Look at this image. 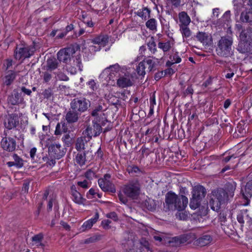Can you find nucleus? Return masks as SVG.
<instances>
[{
    "label": "nucleus",
    "instance_id": "30",
    "mask_svg": "<svg viewBox=\"0 0 252 252\" xmlns=\"http://www.w3.org/2000/svg\"><path fill=\"white\" fill-rule=\"evenodd\" d=\"M179 18L180 23V26H188L190 22V19L187 13L185 11H182L179 14Z\"/></svg>",
    "mask_w": 252,
    "mask_h": 252
},
{
    "label": "nucleus",
    "instance_id": "13",
    "mask_svg": "<svg viewBox=\"0 0 252 252\" xmlns=\"http://www.w3.org/2000/svg\"><path fill=\"white\" fill-rule=\"evenodd\" d=\"M190 237L187 234H183L173 237L169 241V243L173 247H179L181 245L188 242Z\"/></svg>",
    "mask_w": 252,
    "mask_h": 252
},
{
    "label": "nucleus",
    "instance_id": "50",
    "mask_svg": "<svg viewBox=\"0 0 252 252\" xmlns=\"http://www.w3.org/2000/svg\"><path fill=\"white\" fill-rule=\"evenodd\" d=\"M170 59L174 63H178L181 62V58L179 57L178 53H176L172 56H170Z\"/></svg>",
    "mask_w": 252,
    "mask_h": 252
},
{
    "label": "nucleus",
    "instance_id": "42",
    "mask_svg": "<svg viewBox=\"0 0 252 252\" xmlns=\"http://www.w3.org/2000/svg\"><path fill=\"white\" fill-rule=\"evenodd\" d=\"M150 10L147 7H145L142 10H139L137 12V15L142 19L146 20L147 18L150 17Z\"/></svg>",
    "mask_w": 252,
    "mask_h": 252
},
{
    "label": "nucleus",
    "instance_id": "61",
    "mask_svg": "<svg viewBox=\"0 0 252 252\" xmlns=\"http://www.w3.org/2000/svg\"><path fill=\"white\" fill-rule=\"evenodd\" d=\"M111 221L109 220H104L102 221L101 224L103 227L105 229H108L110 228V224Z\"/></svg>",
    "mask_w": 252,
    "mask_h": 252
},
{
    "label": "nucleus",
    "instance_id": "21",
    "mask_svg": "<svg viewBox=\"0 0 252 252\" xmlns=\"http://www.w3.org/2000/svg\"><path fill=\"white\" fill-rule=\"evenodd\" d=\"M196 38L198 41L205 45H209L211 44L212 39L211 35L204 32H198L196 35Z\"/></svg>",
    "mask_w": 252,
    "mask_h": 252
},
{
    "label": "nucleus",
    "instance_id": "53",
    "mask_svg": "<svg viewBox=\"0 0 252 252\" xmlns=\"http://www.w3.org/2000/svg\"><path fill=\"white\" fill-rule=\"evenodd\" d=\"M12 60L9 59L5 60L4 63H3V66L6 71H8V69L11 67L12 66Z\"/></svg>",
    "mask_w": 252,
    "mask_h": 252
},
{
    "label": "nucleus",
    "instance_id": "16",
    "mask_svg": "<svg viewBox=\"0 0 252 252\" xmlns=\"http://www.w3.org/2000/svg\"><path fill=\"white\" fill-rule=\"evenodd\" d=\"M213 238L210 235L204 234L195 240L194 245L199 247H204L210 244Z\"/></svg>",
    "mask_w": 252,
    "mask_h": 252
},
{
    "label": "nucleus",
    "instance_id": "46",
    "mask_svg": "<svg viewBox=\"0 0 252 252\" xmlns=\"http://www.w3.org/2000/svg\"><path fill=\"white\" fill-rule=\"evenodd\" d=\"M13 158L14 160V163L17 168H21L23 166V160L20 158L17 154H13Z\"/></svg>",
    "mask_w": 252,
    "mask_h": 252
},
{
    "label": "nucleus",
    "instance_id": "41",
    "mask_svg": "<svg viewBox=\"0 0 252 252\" xmlns=\"http://www.w3.org/2000/svg\"><path fill=\"white\" fill-rule=\"evenodd\" d=\"M157 22L156 19L152 18L146 23V26L151 31H157Z\"/></svg>",
    "mask_w": 252,
    "mask_h": 252
},
{
    "label": "nucleus",
    "instance_id": "31",
    "mask_svg": "<svg viewBox=\"0 0 252 252\" xmlns=\"http://www.w3.org/2000/svg\"><path fill=\"white\" fill-rule=\"evenodd\" d=\"M88 153L87 151H84L82 152H79L75 157L76 162L80 166H82L85 164L86 159V154Z\"/></svg>",
    "mask_w": 252,
    "mask_h": 252
},
{
    "label": "nucleus",
    "instance_id": "6",
    "mask_svg": "<svg viewBox=\"0 0 252 252\" xmlns=\"http://www.w3.org/2000/svg\"><path fill=\"white\" fill-rule=\"evenodd\" d=\"M71 109L80 114L87 111L90 106V101L84 97L75 98L70 102Z\"/></svg>",
    "mask_w": 252,
    "mask_h": 252
},
{
    "label": "nucleus",
    "instance_id": "25",
    "mask_svg": "<svg viewBox=\"0 0 252 252\" xmlns=\"http://www.w3.org/2000/svg\"><path fill=\"white\" fill-rule=\"evenodd\" d=\"M206 193V189L204 187L201 185L195 186L192 192V196L193 197L199 198L203 199Z\"/></svg>",
    "mask_w": 252,
    "mask_h": 252
},
{
    "label": "nucleus",
    "instance_id": "56",
    "mask_svg": "<svg viewBox=\"0 0 252 252\" xmlns=\"http://www.w3.org/2000/svg\"><path fill=\"white\" fill-rule=\"evenodd\" d=\"M239 155L237 154H233L231 155H228L224 157L222 161L224 162H228L232 158H235L237 157H238Z\"/></svg>",
    "mask_w": 252,
    "mask_h": 252
},
{
    "label": "nucleus",
    "instance_id": "62",
    "mask_svg": "<svg viewBox=\"0 0 252 252\" xmlns=\"http://www.w3.org/2000/svg\"><path fill=\"white\" fill-rule=\"evenodd\" d=\"M106 217L108 218L113 219L115 221H117L118 220V216L117 214L114 212H112L109 214H107L106 215Z\"/></svg>",
    "mask_w": 252,
    "mask_h": 252
},
{
    "label": "nucleus",
    "instance_id": "47",
    "mask_svg": "<svg viewBox=\"0 0 252 252\" xmlns=\"http://www.w3.org/2000/svg\"><path fill=\"white\" fill-rule=\"evenodd\" d=\"M93 224L94 223L90 220L86 221L81 226L82 230L84 231L86 229H90Z\"/></svg>",
    "mask_w": 252,
    "mask_h": 252
},
{
    "label": "nucleus",
    "instance_id": "51",
    "mask_svg": "<svg viewBox=\"0 0 252 252\" xmlns=\"http://www.w3.org/2000/svg\"><path fill=\"white\" fill-rule=\"evenodd\" d=\"M62 140L67 145H69L72 142V138L68 134H65L62 137Z\"/></svg>",
    "mask_w": 252,
    "mask_h": 252
},
{
    "label": "nucleus",
    "instance_id": "55",
    "mask_svg": "<svg viewBox=\"0 0 252 252\" xmlns=\"http://www.w3.org/2000/svg\"><path fill=\"white\" fill-rule=\"evenodd\" d=\"M172 6L174 8H178L181 5V0H167Z\"/></svg>",
    "mask_w": 252,
    "mask_h": 252
},
{
    "label": "nucleus",
    "instance_id": "8",
    "mask_svg": "<svg viewBox=\"0 0 252 252\" xmlns=\"http://www.w3.org/2000/svg\"><path fill=\"white\" fill-rule=\"evenodd\" d=\"M49 154L55 158L60 159L65 154V151L59 143L52 144L48 147Z\"/></svg>",
    "mask_w": 252,
    "mask_h": 252
},
{
    "label": "nucleus",
    "instance_id": "34",
    "mask_svg": "<svg viewBox=\"0 0 252 252\" xmlns=\"http://www.w3.org/2000/svg\"><path fill=\"white\" fill-rule=\"evenodd\" d=\"M120 68L119 64L118 63H115V64L110 65L109 67H106L103 71V73L110 71V75L112 76V74H114V72H118L120 70Z\"/></svg>",
    "mask_w": 252,
    "mask_h": 252
},
{
    "label": "nucleus",
    "instance_id": "49",
    "mask_svg": "<svg viewBox=\"0 0 252 252\" xmlns=\"http://www.w3.org/2000/svg\"><path fill=\"white\" fill-rule=\"evenodd\" d=\"M42 76L45 83L49 82L52 77L51 74L47 71L43 72Z\"/></svg>",
    "mask_w": 252,
    "mask_h": 252
},
{
    "label": "nucleus",
    "instance_id": "52",
    "mask_svg": "<svg viewBox=\"0 0 252 252\" xmlns=\"http://www.w3.org/2000/svg\"><path fill=\"white\" fill-rule=\"evenodd\" d=\"M207 205L202 206L199 208L198 215L200 216H204L207 215Z\"/></svg>",
    "mask_w": 252,
    "mask_h": 252
},
{
    "label": "nucleus",
    "instance_id": "24",
    "mask_svg": "<svg viewBox=\"0 0 252 252\" xmlns=\"http://www.w3.org/2000/svg\"><path fill=\"white\" fill-rule=\"evenodd\" d=\"M109 37L108 35L100 34L96 36L94 38L91 39L92 43L105 46L108 43Z\"/></svg>",
    "mask_w": 252,
    "mask_h": 252
},
{
    "label": "nucleus",
    "instance_id": "36",
    "mask_svg": "<svg viewBox=\"0 0 252 252\" xmlns=\"http://www.w3.org/2000/svg\"><path fill=\"white\" fill-rule=\"evenodd\" d=\"M150 111L148 117L152 116L154 113V106L156 105V96L155 92L151 95L150 99Z\"/></svg>",
    "mask_w": 252,
    "mask_h": 252
},
{
    "label": "nucleus",
    "instance_id": "48",
    "mask_svg": "<svg viewBox=\"0 0 252 252\" xmlns=\"http://www.w3.org/2000/svg\"><path fill=\"white\" fill-rule=\"evenodd\" d=\"M94 127L93 128L94 132V137L97 136L101 132L102 128L101 126L99 124L95 123L94 125Z\"/></svg>",
    "mask_w": 252,
    "mask_h": 252
},
{
    "label": "nucleus",
    "instance_id": "39",
    "mask_svg": "<svg viewBox=\"0 0 252 252\" xmlns=\"http://www.w3.org/2000/svg\"><path fill=\"white\" fill-rule=\"evenodd\" d=\"M158 47L161 49L164 52L169 51L171 48V42L168 41L166 42H159Z\"/></svg>",
    "mask_w": 252,
    "mask_h": 252
},
{
    "label": "nucleus",
    "instance_id": "59",
    "mask_svg": "<svg viewBox=\"0 0 252 252\" xmlns=\"http://www.w3.org/2000/svg\"><path fill=\"white\" fill-rule=\"evenodd\" d=\"M87 84H88V86H89L90 88L92 91H94V90H96L97 87H96V83L94 80H93V79L91 80L90 81H89L87 83Z\"/></svg>",
    "mask_w": 252,
    "mask_h": 252
},
{
    "label": "nucleus",
    "instance_id": "43",
    "mask_svg": "<svg viewBox=\"0 0 252 252\" xmlns=\"http://www.w3.org/2000/svg\"><path fill=\"white\" fill-rule=\"evenodd\" d=\"M180 30L183 37L188 38L190 36L191 32L188 26H180Z\"/></svg>",
    "mask_w": 252,
    "mask_h": 252
},
{
    "label": "nucleus",
    "instance_id": "18",
    "mask_svg": "<svg viewBox=\"0 0 252 252\" xmlns=\"http://www.w3.org/2000/svg\"><path fill=\"white\" fill-rule=\"evenodd\" d=\"M240 20L242 23H249L252 26V10L247 8L241 13Z\"/></svg>",
    "mask_w": 252,
    "mask_h": 252
},
{
    "label": "nucleus",
    "instance_id": "14",
    "mask_svg": "<svg viewBox=\"0 0 252 252\" xmlns=\"http://www.w3.org/2000/svg\"><path fill=\"white\" fill-rule=\"evenodd\" d=\"M142 62L144 63L145 66L146 64L148 65V69L149 71L155 70L159 63L158 59L153 56L146 57Z\"/></svg>",
    "mask_w": 252,
    "mask_h": 252
},
{
    "label": "nucleus",
    "instance_id": "10",
    "mask_svg": "<svg viewBox=\"0 0 252 252\" xmlns=\"http://www.w3.org/2000/svg\"><path fill=\"white\" fill-rule=\"evenodd\" d=\"M0 144L2 148L8 152H12L16 149V141L11 137L3 138L1 141Z\"/></svg>",
    "mask_w": 252,
    "mask_h": 252
},
{
    "label": "nucleus",
    "instance_id": "19",
    "mask_svg": "<svg viewBox=\"0 0 252 252\" xmlns=\"http://www.w3.org/2000/svg\"><path fill=\"white\" fill-rule=\"evenodd\" d=\"M16 75L17 73L14 70L7 71L2 79L3 84L7 86L11 85L15 79Z\"/></svg>",
    "mask_w": 252,
    "mask_h": 252
},
{
    "label": "nucleus",
    "instance_id": "9",
    "mask_svg": "<svg viewBox=\"0 0 252 252\" xmlns=\"http://www.w3.org/2000/svg\"><path fill=\"white\" fill-rule=\"evenodd\" d=\"M19 124V117L16 114L8 115L5 119L4 125L8 129L16 127Z\"/></svg>",
    "mask_w": 252,
    "mask_h": 252
},
{
    "label": "nucleus",
    "instance_id": "11",
    "mask_svg": "<svg viewBox=\"0 0 252 252\" xmlns=\"http://www.w3.org/2000/svg\"><path fill=\"white\" fill-rule=\"evenodd\" d=\"M249 181L247 183L245 188L241 189V193L244 198L248 200L252 196V173L248 175Z\"/></svg>",
    "mask_w": 252,
    "mask_h": 252
},
{
    "label": "nucleus",
    "instance_id": "17",
    "mask_svg": "<svg viewBox=\"0 0 252 252\" xmlns=\"http://www.w3.org/2000/svg\"><path fill=\"white\" fill-rule=\"evenodd\" d=\"M237 50L241 53L245 54L252 51V41H242L238 44Z\"/></svg>",
    "mask_w": 252,
    "mask_h": 252
},
{
    "label": "nucleus",
    "instance_id": "26",
    "mask_svg": "<svg viewBox=\"0 0 252 252\" xmlns=\"http://www.w3.org/2000/svg\"><path fill=\"white\" fill-rule=\"evenodd\" d=\"M251 26H249L241 31L240 37L242 41H252V27Z\"/></svg>",
    "mask_w": 252,
    "mask_h": 252
},
{
    "label": "nucleus",
    "instance_id": "35",
    "mask_svg": "<svg viewBox=\"0 0 252 252\" xmlns=\"http://www.w3.org/2000/svg\"><path fill=\"white\" fill-rule=\"evenodd\" d=\"M236 184L234 182L227 183L226 184V192L228 193V197H232L234 195V192L235 190Z\"/></svg>",
    "mask_w": 252,
    "mask_h": 252
},
{
    "label": "nucleus",
    "instance_id": "7",
    "mask_svg": "<svg viewBox=\"0 0 252 252\" xmlns=\"http://www.w3.org/2000/svg\"><path fill=\"white\" fill-rule=\"evenodd\" d=\"M75 53V48L72 46L61 49L57 54V58L60 62L67 63Z\"/></svg>",
    "mask_w": 252,
    "mask_h": 252
},
{
    "label": "nucleus",
    "instance_id": "27",
    "mask_svg": "<svg viewBox=\"0 0 252 252\" xmlns=\"http://www.w3.org/2000/svg\"><path fill=\"white\" fill-rule=\"evenodd\" d=\"M126 171L132 176L138 177L143 174V171L137 166L131 164L126 167Z\"/></svg>",
    "mask_w": 252,
    "mask_h": 252
},
{
    "label": "nucleus",
    "instance_id": "20",
    "mask_svg": "<svg viewBox=\"0 0 252 252\" xmlns=\"http://www.w3.org/2000/svg\"><path fill=\"white\" fill-rule=\"evenodd\" d=\"M7 101L9 104L15 105L21 103L23 101V98L21 96V94L14 90L13 93L8 96Z\"/></svg>",
    "mask_w": 252,
    "mask_h": 252
},
{
    "label": "nucleus",
    "instance_id": "64",
    "mask_svg": "<svg viewBox=\"0 0 252 252\" xmlns=\"http://www.w3.org/2000/svg\"><path fill=\"white\" fill-rule=\"evenodd\" d=\"M30 182L29 181H25L23 185L22 191L27 193L29 189Z\"/></svg>",
    "mask_w": 252,
    "mask_h": 252
},
{
    "label": "nucleus",
    "instance_id": "63",
    "mask_svg": "<svg viewBox=\"0 0 252 252\" xmlns=\"http://www.w3.org/2000/svg\"><path fill=\"white\" fill-rule=\"evenodd\" d=\"M77 185L84 189H87L89 188L88 182L87 180H85L83 181L78 182Z\"/></svg>",
    "mask_w": 252,
    "mask_h": 252
},
{
    "label": "nucleus",
    "instance_id": "54",
    "mask_svg": "<svg viewBox=\"0 0 252 252\" xmlns=\"http://www.w3.org/2000/svg\"><path fill=\"white\" fill-rule=\"evenodd\" d=\"M103 107L101 105H99L96 106L92 112L91 115L95 117L98 116L99 112H102Z\"/></svg>",
    "mask_w": 252,
    "mask_h": 252
},
{
    "label": "nucleus",
    "instance_id": "3",
    "mask_svg": "<svg viewBox=\"0 0 252 252\" xmlns=\"http://www.w3.org/2000/svg\"><path fill=\"white\" fill-rule=\"evenodd\" d=\"M233 38L232 37L225 35L221 37L219 40L216 47L218 55L223 57H228L232 55V45Z\"/></svg>",
    "mask_w": 252,
    "mask_h": 252
},
{
    "label": "nucleus",
    "instance_id": "32",
    "mask_svg": "<svg viewBox=\"0 0 252 252\" xmlns=\"http://www.w3.org/2000/svg\"><path fill=\"white\" fill-rule=\"evenodd\" d=\"M46 62L47 70H54L58 67L59 65L58 61L54 58L48 59Z\"/></svg>",
    "mask_w": 252,
    "mask_h": 252
},
{
    "label": "nucleus",
    "instance_id": "60",
    "mask_svg": "<svg viewBox=\"0 0 252 252\" xmlns=\"http://www.w3.org/2000/svg\"><path fill=\"white\" fill-rule=\"evenodd\" d=\"M58 78L60 80L67 81L69 80V78L64 73L60 72L58 75Z\"/></svg>",
    "mask_w": 252,
    "mask_h": 252
},
{
    "label": "nucleus",
    "instance_id": "37",
    "mask_svg": "<svg viewBox=\"0 0 252 252\" xmlns=\"http://www.w3.org/2000/svg\"><path fill=\"white\" fill-rule=\"evenodd\" d=\"M202 199L199 198L193 197L192 196V198L190 199L189 206L192 209H196L200 207V202Z\"/></svg>",
    "mask_w": 252,
    "mask_h": 252
},
{
    "label": "nucleus",
    "instance_id": "57",
    "mask_svg": "<svg viewBox=\"0 0 252 252\" xmlns=\"http://www.w3.org/2000/svg\"><path fill=\"white\" fill-rule=\"evenodd\" d=\"M74 65H76L80 71L82 70L83 66L80 57L76 58V60L74 61Z\"/></svg>",
    "mask_w": 252,
    "mask_h": 252
},
{
    "label": "nucleus",
    "instance_id": "58",
    "mask_svg": "<svg viewBox=\"0 0 252 252\" xmlns=\"http://www.w3.org/2000/svg\"><path fill=\"white\" fill-rule=\"evenodd\" d=\"M42 94L45 98H49L52 95V92L51 89L50 88L45 89L43 91Z\"/></svg>",
    "mask_w": 252,
    "mask_h": 252
},
{
    "label": "nucleus",
    "instance_id": "22",
    "mask_svg": "<svg viewBox=\"0 0 252 252\" xmlns=\"http://www.w3.org/2000/svg\"><path fill=\"white\" fill-rule=\"evenodd\" d=\"M71 193L74 202L78 204H84L85 199L83 198L81 193L76 189L74 186L71 187Z\"/></svg>",
    "mask_w": 252,
    "mask_h": 252
},
{
    "label": "nucleus",
    "instance_id": "4",
    "mask_svg": "<svg viewBox=\"0 0 252 252\" xmlns=\"http://www.w3.org/2000/svg\"><path fill=\"white\" fill-rule=\"evenodd\" d=\"M229 199L228 193L223 189H219L213 192L212 197L210 201V205L212 210L218 211L222 204H224Z\"/></svg>",
    "mask_w": 252,
    "mask_h": 252
},
{
    "label": "nucleus",
    "instance_id": "2",
    "mask_svg": "<svg viewBox=\"0 0 252 252\" xmlns=\"http://www.w3.org/2000/svg\"><path fill=\"white\" fill-rule=\"evenodd\" d=\"M141 186L139 181L137 179H133L128 181L122 187V191L124 194L120 192L118 197L120 201L126 204L128 202L127 197L132 199H136L141 192Z\"/></svg>",
    "mask_w": 252,
    "mask_h": 252
},
{
    "label": "nucleus",
    "instance_id": "45",
    "mask_svg": "<svg viewBox=\"0 0 252 252\" xmlns=\"http://www.w3.org/2000/svg\"><path fill=\"white\" fill-rule=\"evenodd\" d=\"M136 70L139 76H144L145 75V66L142 62L139 63L138 65L136 66Z\"/></svg>",
    "mask_w": 252,
    "mask_h": 252
},
{
    "label": "nucleus",
    "instance_id": "23",
    "mask_svg": "<svg viewBox=\"0 0 252 252\" xmlns=\"http://www.w3.org/2000/svg\"><path fill=\"white\" fill-rule=\"evenodd\" d=\"M81 114L71 108L65 115V120L69 124L76 123L78 121Z\"/></svg>",
    "mask_w": 252,
    "mask_h": 252
},
{
    "label": "nucleus",
    "instance_id": "12",
    "mask_svg": "<svg viewBox=\"0 0 252 252\" xmlns=\"http://www.w3.org/2000/svg\"><path fill=\"white\" fill-rule=\"evenodd\" d=\"M98 184L101 189L105 192L115 193L116 188L115 185L110 181H105L104 179H99Z\"/></svg>",
    "mask_w": 252,
    "mask_h": 252
},
{
    "label": "nucleus",
    "instance_id": "28",
    "mask_svg": "<svg viewBox=\"0 0 252 252\" xmlns=\"http://www.w3.org/2000/svg\"><path fill=\"white\" fill-rule=\"evenodd\" d=\"M86 138L85 136H81L78 137L76 142L75 148L78 152H81L82 151H85L86 149V146L87 145V143L90 140Z\"/></svg>",
    "mask_w": 252,
    "mask_h": 252
},
{
    "label": "nucleus",
    "instance_id": "1",
    "mask_svg": "<svg viewBox=\"0 0 252 252\" xmlns=\"http://www.w3.org/2000/svg\"><path fill=\"white\" fill-rule=\"evenodd\" d=\"M188 204V198L184 195L178 196L172 191L167 192L165 196V203L163 210L165 212L169 211L184 210Z\"/></svg>",
    "mask_w": 252,
    "mask_h": 252
},
{
    "label": "nucleus",
    "instance_id": "40",
    "mask_svg": "<svg viewBox=\"0 0 252 252\" xmlns=\"http://www.w3.org/2000/svg\"><path fill=\"white\" fill-rule=\"evenodd\" d=\"M94 132L95 131H94L93 127L89 126L84 131L83 134L88 139L87 140H90L92 136L94 137Z\"/></svg>",
    "mask_w": 252,
    "mask_h": 252
},
{
    "label": "nucleus",
    "instance_id": "33",
    "mask_svg": "<svg viewBox=\"0 0 252 252\" xmlns=\"http://www.w3.org/2000/svg\"><path fill=\"white\" fill-rule=\"evenodd\" d=\"M43 234L42 233H40L34 235L32 238V241L34 243L37 247H41V248H44L45 245L41 242L43 239Z\"/></svg>",
    "mask_w": 252,
    "mask_h": 252
},
{
    "label": "nucleus",
    "instance_id": "15",
    "mask_svg": "<svg viewBox=\"0 0 252 252\" xmlns=\"http://www.w3.org/2000/svg\"><path fill=\"white\" fill-rule=\"evenodd\" d=\"M131 76L129 74H125V75L121 76L117 79V86L122 88L131 86L133 83L131 80Z\"/></svg>",
    "mask_w": 252,
    "mask_h": 252
},
{
    "label": "nucleus",
    "instance_id": "38",
    "mask_svg": "<svg viewBox=\"0 0 252 252\" xmlns=\"http://www.w3.org/2000/svg\"><path fill=\"white\" fill-rule=\"evenodd\" d=\"M147 45L148 49L151 51V52L153 54H154L157 52V45L155 41V39L153 37H151L150 39L147 42Z\"/></svg>",
    "mask_w": 252,
    "mask_h": 252
},
{
    "label": "nucleus",
    "instance_id": "44",
    "mask_svg": "<svg viewBox=\"0 0 252 252\" xmlns=\"http://www.w3.org/2000/svg\"><path fill=\"white\" fill-rule=\"evenodd\" d=\"M85 176L89 180H92L97 178L96 171L93 169L87 170L85 173Z\"/></svg>",
    "mask_w": 252,
    "mask_h": 252
},
{
    "label": "nucleus",
    "instance_id": "5",
    "mask_svg": "<svg viewBox=\"0 0 252 252\" xmlns=\"http://www.w3.org/2000/svg\"><path fill=\"white\" fill-rule=\"evenodd\" d=\"M34 53V48L27 45L17 46L14 53V58L17 60L23 61L26 58H30Z\"/></svg>",
    "mask_w": 252,
    "mask_h": 252
},
{
    "label": "nucleus",
    "instance_id": "29",
    "mask_svg": "<svg viewBox=\"0 0 252 252\" xmlns=\"http://www.w3.org/2000/svg\"><path fill=\"white\" fill-rule=\"evenodd\" d=\"M248 210L247 209H243L240 210L237 214V220L240 223H244L245 220L249 221L251 218L248 214Z\"/></svg>",
    "mask_w": 252,
    "mask_h": 252
}]
</instances>
